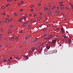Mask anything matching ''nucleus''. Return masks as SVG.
Segmentation results:
<instances>
[{"mask_svg":"<svg viewBox=\"0 0 73 73\" xmlns=\"http://www.w3.org/2000/svg\"><path fill=\"white\" fill-rule=\"evenodd\" d=\"M56 40H53L52 42H51V43H56Z\"/></svg>","mask_w":73,"mask_h":73,"instance_id":"nucleus-1","label":"nucleus"},{"mask_svg":"<svg viewBox=\"0 0 73 73\" xmlns=\"http://www.w3.org/2000/svg\"><path fill=\"white\" fill-rule=\"evenodd\" d=\"M59 11H56L55 12V14H58V13H59Z\"/></svg>","mask_w":73,"mask_h":73,"instance_id":"nucleus-2","label":"nucleus"},{"mask_svg":"<svg viewBox=\"0 0 73 73\" xmlns=\"http://www.w3.org/2000/svg\"><path fill=\"white\" fill-rule=\"evenodd\" d=\"M35 7V5H31V8H32L33 7Z\"/></svg>","mask_w":73,"mask_h":73,"instance_id":"nucleus-3","label":"nucleus"},{"mask_svg":"<svg viewBox=\"0 0 73 73\" xmlns=\"http://www.w3.org/2000/svg\"><path fill=\"white\" fill-rule=\"evenodd\" d=\"M14 40V38L13 37L11 38V39L10 40V41H13Z\"/></svg>","mask_w":73,"mask_h":73,"instance_id":"nucleus-4","label":"nucleus"},{"mask_svg":"<svg viewBox=\"0 0 73 73\" xmlns=\"http://www.w3.org/2000/svg\"><path fill=\"white\" fill-rule=\"evenodd\" d=\"M31 28V26L30 25H29L28 26V29H30Z\"/></svg>","mask_w":73,"mask_h":73,"instance_id":"nucleus-5","label":"nucleus"},{"mask_svg":"<svg viewBox=\"0 0 73 73\" xmlns=\"http://www.w3.org/2000/svg\"><path fill=\"white\" fill-rule=\"evenodd\" d=\"M51 11H49V12H48V15H49L51 14Z\"/></svg>","mask_w":73,"mask_h":73,"instance_id":"nucleus-6","label":"nucleus"},{"mask_svg":"<svg viewBox=\"0 0 73 73\" xmlns=\"http://www.w3.org/2000/svg\"><path fill=\"white\" fill-rule=\"evenodd\" d=\"M37 40H38V38H37L36 40H35L33 41V42H36Z\"/></svg>","mask_w":73,"mask_h":73,"instance_id":"nucleus-7","label":"nucleus"},{"mask_svg":"<svg viewBox=\"0 0 73 73\" xmlns=\"http://www.w3.org/2000/svg\"><path fill=\"white\" fill-rule=\"evenodd\" d=\"M46 52V53H50V52H47V51H44V53L46 54H48L46 53H45Z\"/></svg>","mask_w":73,"mask_h":73,"instance_id":"nucleus-8","label":"nucleus"},{"mask_svg":"<svg viewBox=\"0 0 73 73\" xmlns=\"http://www.w3.org/2000/svg\"><path fill=\"white\" fill-rule=\"evenodd\" d=\"M47 36V34L46 33L44 34V37H46Z\"/></svg>","mask_w":73,"mask_h":73,"instance_id":"nucleus-9","label":"nucleus"},{"mask_svg":"<svg viewBox=\"0 0 73 73\" xmlns=\"http://www.w3.org/2000/svg\"><path fill=\"white\" fill-rule=\"evenodd\" d=\"M70 7H71V9H73V5H70Z\"/></svg>","mask_w":73,"mask_h":73,"instance_id":"nucleus-10","label":"nucleus"},{"mask_svg":"<svg viewBox=\"0 0 73 73\" xmlns=\"http://www.w3.org/2000/svg\"><path fill=\"white\" fill-rule=\"evenodd\" d=\"M19 39V38H18L17 37H16L15 38V40H17Z\"/></svg>","mask_w":73,"mask_h":73,"instance_id":"nucleus-11","label":"nucleus"},{"mask_svg":"<svg viewBox=\"0 0 73 73\" xmlns=\"http://www.w3.org/2000/svg\"><path fill=\"white\" fill-rule=\"evenodd\" d=\"M8 34H9L11 33V31H10V30H8Z\"/></svg>","mask_w":73,"mask_h":73,"instance_id":"nucleus-12","label":"nucleus"},{"mask_svg":"<svg viewBox=\"0 0 73 73\" xmlns=\"http://www.w3.org/2000/svg\"><path fill=\"white\" fill-rule=\"evenodd\" d=\"M23 26L25 27L26 26V23H23Z\"/></svg>","mask_w":73,"mask_h":73,"instance_id":"nucleus-13","label":"nucleus"},{"mask_svg":"<svg viewBox=\"0 0 73 73\" xmlns=\"http://www.w3.org/2000/svg\"><path fill=\"white\" fill-rule=\"evenodd\" d=\"M48 10V8H44V11H46Z\"/></svg>","mask_w":73,"mask_h":73,"instance_id":"nucleus-14","label":"nucleus"},{"mask_svg":"<svg viewBox=\"0 0 73 73\" xmlns=\"http://www.w3.org/2000/svg\"><path fill=\"white\" fill-rule=\"evenodd\" d=\"M46 49H50V46H47L46 47Z\"/></svg>","mask_w":73,"mask_h":73,"instance_id":"nucleus-15","label":"nucleus"},{"mask_svg":"<svg viewBox=\"0 0 73 73\" xmlns=\"http://www.w3.org/2000/svg\"><path fill=\"white\" fill-rule=\"evenodd\" d=\"M2 9H5V7L4 6H3L1 7Z\"/></svg>","mask_w":73,"mask_h":73,"instance_id":"nucleus-16","label":"nucleus"},{"mask_svg":"<svg viewBox=\"0 0 73 73\" xmlns=\"http://www.w3.org/2000/svg\"><path fill=\"white\" fill-rule=\"evenodd\" d=\"M44 39H47V40H48L50 39V37H49L48 38H44Z\"/></svg>","mask_w":73,"mask_h":73,"instance_id":"nucleus-17","label":"nucleus"},{"mask_svg":"<svg viewBox=\"0 0 73 73\" xmlns=\"http://www.w3.org/2000/svg\"><path fill=\"white\" fill-rule=\"evenodd\" d=\"M71 39H69L68 40V42L71 43Z\"/></svg>","mask_w":73,"mask_h":73,"instance_id":"nucleus-18","label":"nucleus"},{"mask_svg":"<svg viewBox=\"0 0 73 73\" xmlns=\"http://www.w3.org/2000/svg\"><path fill=\"white\" fill-rule=\"evenodd\" d=\"M5 40H8V38L7 37H5Z\"/></svg>","mask_w":73,"mask_h":73,"instance_id":"nucleus-19","label":"nucleus"},{"mask_svg":"<svg viewBox=\"0 0 73 73\" xmlns=\"http://www.w3.org/2000/svg\"><path fill=\"white\" fill-rule=\"evenodd\" d=\"M14 15H15V16H17V13H14Z\"/></svg>","mask_w":73,"mask_h":73,"instance_id":"nucleus-20","label":"nucleus"},{"mask_svg":"<svg viewBox=\"0 0 73 73\" xmlns=\"http://www.w3.org/2000/svg\"><path fill=\"white\" fill-rule=\"evenodd\" d=\"M25 58H26V59H27L28 60L29 58V57L27 56H26L25 57Z\"/></svg>","mask_w":73,"mask_h":73,"instance_id":"nucleus-21","label":"nucleus"},{"mask_svg":"<svg viewBox=\"0 0 73 73\" xmlns=\"http://www.w3.org/2000/svg\"><path fill=\"white\" fill-rule=\"evenodd\" d=\"M64 7H61V10H63V9H64Z\"/></svg>","mask_w":73,"mask_h":73,"instance_id":"nucleus-22","label":"nucleus"},{"mask_svg":"<svg viewBox=\"0 0 73 73\" xmlns=\"http://www.w3.org/2000/svg\"><path fill=\"white\" fill-rule=\"evenodd\" d=\"M31 49H32V50H35V48H34V47H33V48H31Z\"/></svg>","mask_w":73,"mask_h":73,"instance_id":"nucleus-23","label":"nucleus"},{"mask_svg":"<svg viewBox=\"0 0 73 73\" xmlns=\"http://www.w3.org/2000/svg\"><path fill=\"white\" fill-rule=\"evenodd\" d=\"M59 4H61L63 3V2H60L59 3Z\"/></svg>","mask_w":73,"mask_h":73,"instance_id":"nucleus-24","label":"nucleus"},{"mask_svg":"<svg viewBox=\"0 0 73 73\" xmlns=\"http://www.w3.org/2000/svg\"><path fill=\"white\" fill-rule=\"evenodd\" d=\"M26 19V18L25 17H22V19Z\"/></svg>","mask_w":73,"mask_h":73,"instance_id":"nucleus-25","label":"nucleus"},{"mask_svg":"<svg viewBox=\"0 0 73 73\" xmlns=\"http://www.w3.org/2000/svg\"><path fill=\"white\" fill-rule=\"evenodd\" d=\"M12 21V20H8V23H10V21Z\"/></svg>","mask_w":73,"mask_h":73,"instance_id":"nucleus-26","label":"nucleus"},{"mask_svg":"<svg viewBox=\"0 0 73 73\" xmlns=\"http://www.w3.org/2000/svg\"><path fill=\"white\" fill-rule=\"evenodd\" d=\"M23 11V9H21L20 10V12H22Z\"/></svg>","mask_w":73,"mask_h":73,"instance_id":"nucleus-27","label":"nucleus"},{"mask_svg":"<svg viewBox=\"0 0 73 73\" xmlns=\"http://www.w3.org/2000/svg\"><path fill=\"white\" fill-rule=\"evenodd\" d=\"M20 33H22V30H21V31H20Z\"/></svg>","mask_w":73,"mask_h":73,"instance_id":"nucleus-28","label":"nucleus"},{"mask_svg":"<svg viewBox=\"0 0 73 73\" xmlns=\"http://www.w3.org/2000/svg\"><path fill=\"white\" fill-rule=\"evenodd\" d=\"M12 27H13V26L12 25H11L10 26V28H12Z\"/></svg>","mask_w":73,"mask_h":73,"instance_id":"nucleus-29","label":"nucleus"},{"mask_svg":"<svg viewBox=\"0 0 73 73\" xmlns=\"http://www.w3.org/2000/svg\"><path fill=\"white\" fill-rule=\"evenodd\" d=\"M38 5L39 6H40V5H41V4L39 3V4Z\"/></svg>","mask_w":73,"mask_h":73,"instance_id":"nucleus-30","label":"nucleus"},{"mask_svg":"<svg viewBox=\"0 0 73 73\" xmlns=\"http://www.w3.org/2000/svg\"><path fill=\"white\" fill-rule=\"evenodd\" d=\"M62 33H65L64 31H62Z\"/></svg>","mask_w":73,"mask_h":73,"instance_id":"nucleus-31","label":"nucleus"},{"mask_svg":"<svg viewBox=\"0 0 73 73\" xmlns=\"http://www.w3.org/2000/svg\"><path fill=\"white\" fill-rule=\"evenodd\" d=\"M23 3V1H21V4H22Z\"/></svg>","mask_w":73,"mask_h":73,"instance_id":"nucleus-32","label":"nucleus"},{"mask_svg":"<svg viewBox=\"0 0 73 73\" xmlns=\"http://www.w3.org/2000/svg\"><path fill=\"white\" fill-rule=\"evenodd\" d=\"M64 38H66V35H64Z\"/></svg>","mask_w":73,"mask_h":73,"instance_id":"nucleus-33","label":"nucleus"},{"mask_svg":"<svg viewBox=\"0 0 73 73\" xmlns=\"http://www.w3.org/2000/svg\"><path fill=\"white\" fill-rule=\"evenodd\" d=\"M42 24L40 25L39 27L41 28V27H42Z\"/></svg>","mask_w":73,"mask_h":73,"instance_id":"nucleus-34","label":"nucleus"},{"mask_svg":"<svg viewBox=\"0 0 73 73\" xmlns=\"http://www.w3.org/2000/svg\"><path fill=\"white\" fill-rule=\"evenodd\" d=\"M5 20L7 21L9 20L8 18H6V19H5Z\"/></svg>","mask_w":73,"mask_h":73,"instance_id":"nucleus-35","label":"nucleus"},{"mask_svg":"<svg viewBox=\"0 0 73 73\" xmlns=\"http://www.w3.org/2000/svg\"><path fill=\"white\" fill-rule=\"evenodd\" d=\"M64 6V5H62V4H61V5H60V6L61 7V6Z\"/></svg>","mask_w":73,"mask_h":73,"instance_id":"nucleus-36","label":"nucleus"},{"mask_svg":"<svg viewBox=\"0 0 73 73\" xmlns=\"http://www.w3.org/2000/svg\"><path fill=\"white\" fill-rule=\"evenodd\" d=\"M27 39H28V38H27V36H26V37H25V39L26 40H27Z\"/></svg>","mask_w":73,"mask_h":73,"instance_id":"nucleus-37","label":"nucleus"},{"mask_svg":"<svg viewBox=\"0 0 73 73\" xmlns=\"http://www.w3.org/2000/svg\"><path fill=\"white\" fill-rule=\"evenodd\" d=\"M36 16V14L35 13V15H34L33 16V17H35V16Z\"/></svg>","mask_w":73,"mask_h":73,"instance_id":"nucleus-38","label":"nucleus"},{"mask_svg":"<svg viewBox=\"0 0 73 73\" xmlns=\"http://www.w3.org/2000/svg\"><path fill=\"white\" fill-rule=\"evenodd\" d=\"M39 14L40 15H42V13H40Z\"/></svg>","mask_w":73,"mask_h":73,"instance_id":"nucleus-39","label":"nucleus"},{"mask_svg":"<svg viewBox=\"0 0 73 73\" xmlns=\"http://www.w3.org/2000/svg\"><path fill=\"white\" fill-rule=\"evenodd\" d=\"M29 21H27L26 22V25H27Z\"/></svg>","mask_w":73,"mask_h":73,"instance_id":"nucleus-40","label":"nucleus"},{"mask_svg":"<svg viewBox=\"0 0 73 73\" xmlns=\"http://www.w3.org/2000/svg\"><path fill=\"white\" fill-rule=\"evenodd\" d=\"M42 46H44V43H42Z\"/></svg>","mask_w":73,"mask_h":73,"instance_id":"nucleus-41","label":"nucleus"},{"mask_svg":"<svg viewBox=\"0 0 73 73\" xmlns=\"http://www.w3.org/2000/svg\"><path fill=\"white\" fill-rule=\"evenodd\" d=\"M44 33H46V30H44Z\"/></svg>","mask_w":73,"mask_h":73,"instance_id":"nucleus-42","label":"nucleus"},{"mask_svg":"<svg viewBox=\"0 0 73 73\" xmlns=\"http://www.w3.org/2000/svg\"><path fill=\"white\" fill-rule=\"evenodd\" d=\"M33 11V9H31V12Z\"/></svg>","mask_w":73,"mask_h":73,"instance_id":"nucleus-43","label":"nucleus"},{"mask_svg":"<svg viewBox=\"0 0 73 73\" xmlns=\"http://www.w3.org/2000/svg\"><path fill=\"white\" fill-rule=\"evenodd\" d=\"M33 19H31V22H33Z\"/></svg>","mask_w":73,"mask_h":73,"instance_id":"nucleus-44","label":"nucleus"},{"mask_svg":"<svg viewBox=\"0 0 73 73\" xmlns=\"http://www.w3.org/2000/svg\"><path fill=\"white\" fill-rule=\"evenodd\" d=\"M29 16H32V14H29Z\"/></svg>","mask_w":73,"mask_h":73,"instance_id":"nucleus-45","label":"nucleus"},{"mask_svg":"<svg viewBox=\"0 0 73 73\" xmlns=\"http://www.w3.org/2000/svg\"><path fill=\"white\" fill-rule=\"evenodd\" d=\"M3 61L4 62H5L6 61V59H4L3 60Z\"/></svg>","mask_w":73,"mask_h":73,"instance_id":"nucleus-46","label":"nucleus"},{"mask_svg":"<svg viewBox=\"0 0 73 73\" xmlns=\"http://www.w3.org/2000/svg\"><path fill=\"white\" fill-rule=\"evenodd\" d=\"M3 22L4 23H7V21H3Z\"/></svg>","mask_w":73,"mask_h":73,"instance_id":"nucleus-47","label":"nucleus"},{"mask_svg":"<svg viewBox=\"0 0 73 73\" xmlns=\"http://www.w3.org/2000/svg\"><path fill=\"white\" fill-rule=\"evenodd\" d=\"M55 8V7H53L52 8V9H54Z\"/></svg>","mask_w":73,"mask_h":73,"instance_id":"nucleus-48","label":"nucleus"},{"mask_svg":"<svg viewBox=\"0 0 73 73\" xmlns=\"http://www.w3.org/2000/svg\"><path fill=\"white\" fill-rule=\"evenodd\" d=\"M35 20L34 19V20H33V23H35Z\"/></svg>","mask_w":73,"mask_h":73,"instance_id":"nucleus-49","label":"nucleus"},{"mask_svg":"<svg viewBox=\"0 0 73 73\" xmlns=\"http://www.w3.org/2000/svg\"><path fill=\"white\" fill-rule=\"evenodd\" d=\"M66 9H67V10H69V9H68V8L66 7Z\"/></svg>","mask_w":73,"mask_h":73,"instance_id":"nucleus-50","label":"nucleus"},{"mask_svg":"<svg viewBox=\"0 0 73 73\" xmlns=\"http://www.w3.org/2000/svg\"><path fill=\"white\" fill-rule=\"evenodd\" d=\"M51 27V26L50 25H48V27Z\"/></svg>","mask_w":73,"mask_h":73,"instance_id":"nucleus-51","label":"nucleus"},{"mask_svg":"<svg viewBox=\"0 0 73 73\" xmlns=\"http://www.w3.org/2000/svg\"><path fill=\"white\" fill-rule=\"evenodd\" d=\"M2 15H5V13H2Z\"/></svg>","mask_w":73,"mask_h":73,"instance_id":"nucleus-52","label":"nucleus"},{"mask_svg":"<svg viewBox=\"0 0 73 73\" xmlns=\"http://www.w3.org/2000/svg\"><path fill=\"white\" fill-rule=\"evenodd\" d=\"M39 19H40V20H41V19H42V17H39Z\"/></svg>","mask_w":73,"mask_h":73,"instance_id":"nucleus-53","label":"nucleus"},{"mask_svg":"<svg viewBox=\"0 0 73 73\" xmlns=\"http://www.w3.org/2000/svg\"><path fill=\"white\" fill-rule=\"evenodd\" d=\"M11 1V0H7V2H9V1Z\"/></svg>","mask_w":73,"mask_h":73,"instance_id":"nucleus-54","label":"nucleus"},{"mask_svg":"<svg viewBox=\"0 0 73 73\" xmlns=\"http://www.w3.org/2000/svg\"><path fill=\"white\" fill-rule=\"evenodd\" d=\"M26 43V41L23 42V43Z\"/></svg>","mask_w":73,"mask_h":73,"instance_id":"nucleus-55","label":"nucleus"},{"mask_svg":"<svg viewBox=\"0 0 73 73\" xmlns=\"http://www.w3.org/2000/svg\"><path fill=\"white\" fill-rule=\"evenodd\" d=\"M9 5V4H8L7 5H6V6L7 7Z\"/></svg>","mask_w":73,"mask_h":73,"instance_id":"nucleus-56","label":"nucleus"},{"mask_svg":"<svg viewBox=\"0 0 73 73\" xmlns=\"http://www.w3.org/2000/svg\"><path fill=\"white\" fill-rule=\"evenodd\" d=\"M18 20L21 21V19L19 18V20Z\"/></svg>","mask_w":73,"mask_h":73,"instance_id":"nucleus-57","label":"nucleus"},{"mask_svg":"<svg viewBox=\"0 0 73 73\" xmlns=\"http://www.w3.org/2000/svg\"><path fill=\"white\" fill-rule=\"evenodd\" d=\"M18 5L19 6L20 5V3H18Z\"/></svg>","mask_w":73,"mask_h":73,"instance_id":"nucleus-58","label":"nucleus"},{"mask_svg":"<svg viewBox=\"0 0 73 73\" xmlns=\"http://www.w3.org/2000/svg\"><path fill=\"white\" fill-rule=\"evenodd\" d=\"M44 40H48L47 39H46V38H44Z\"/></svg>","mask_w":73,"mask_h":73,"instance_id":"nucleus-59","label":"nucleus"},{"mask_svg":"<svg viewBox=\"0 0 73 73\" xmlns=\"http://www.w3.org/2000/svg\"><path fill=\"white\" fill-rule=\"evenodd\" d=\"M49 36H50V37H52V36L51 35H49Z\"/></svg>","mask_w":73,"mask_h":73,"instance_id":"nucleus-60","label":"nucleus"},{"mask_svg":"<svg viewBox=\"0 0 73 73\" xmlns=\"http://www.w3.org/2000/svg\"><path fill=\"white\" fill-rule=\"evenodd\" d=\"M63 30H64V29L63 28H61V30L62 31Z\"/></svg>","mask_w":73,"mask_h":73,"instance_id":"nucleus-61","label":"nucleus"},{"mask_svg":"<svg viewBox=\"0 0 73 73\" xmlns=\"http://www.w3.org/2000/svg\"><path fill=\"white\" fill-rule=\"evenodd\" d=\"M2 46V45H0V47H1Z\"/></svg>","mask_w":73,"mask_h":73,"instance_id":"nucleus-62","label":"nucleus"},{"mask_svg":"<svg viewBox=\"0 0 73 73\" xmlns=\"http://www.w3.org/2000/svg\"><path fill=\"white\" fill-rule=\"evenodd\" d=\"M43 46V47H45V45H43V46Z\"/></svg>","mask_w":73,"mask_h":73,"instance_id":"nucleus-63","label":"nucleus"},{"mask_svg":"<svg viewBox=\"0 0 73 73\" xmlns=\"http://www.w3.org/2000/svg\"><path fill=\"white\" fill-rule=\"evenodd\" d=\"M16 59H18V57H17V58H16Z\"/></svg>","mask_w":73,"mask_h":73,"instance_id":"nucleus-64","label":"nucleus"}]
</instances>
